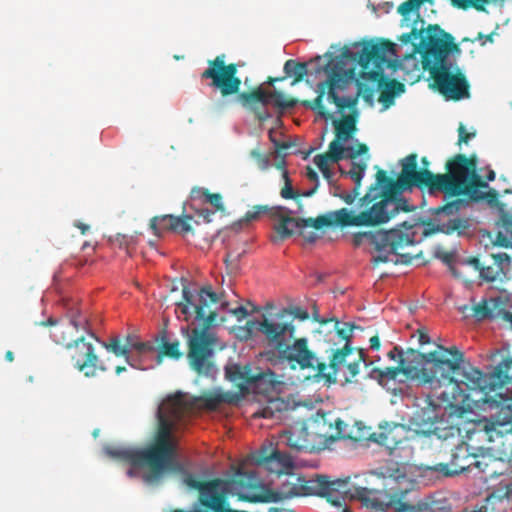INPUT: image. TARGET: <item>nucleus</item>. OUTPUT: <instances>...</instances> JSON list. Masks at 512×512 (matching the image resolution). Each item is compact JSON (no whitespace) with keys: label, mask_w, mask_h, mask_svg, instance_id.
<instances>
[{"label":"nucleus","mask_w":512,"mask_h":512,"mask_svg":"<svg viewBox=\"0 0 512 512\" xmlns=\"http://www.w3.org/2000/svg\"><path fill=\"white\" fill-rule=\"evenodd\" d=\"M451 64L436 67V69L430 73V77L433 80V88L439 91L446 99L461 100L469 97L470 85L465 75L457 70L456 73L450 71Z\"/></svg>","instance_id":"nucleus-16"},{"label":"nucleus","mask_w":512,"mask_h":512,"mask_svg":"<svg viewBox=\"0 0 512 512\" xmlns=\"http://www.w3.org/2000/svg\"><path fill=\"white\" fill-rule=\"evenodd\" d=\"M192 401L193 406L188 410V414L193 411L196 406H203L208 409H216L222 402L225 401L224 395L214 392L203 393L199 398H193L186 394Z\"/></svg>","instance_id":"nucleus-33"},{"label":"nucleus","mask_w":512,"mask_h":512,"mask_svg":"<svg viewBox=\"0 0 512 512\" xmlns=\"http://www.w3.org/2000/svg\"><path fill=\"white\" fill-rule=\"evenodd\" d=\"M476 399L472 402L479 409H497L490 418L478 421L477 428L483 431L487 440L512 433V358L500 362L494 372L481 371Z\"/></svg>","instance_id":"nucleus-6"},{"label":"nucleus","mask_w":512,"mask_h":512,"mask_svg":"<svg viewBox=\"0 0 512 512\" xmlns=\"http://www.w3.org/2000/svg\"><path fill=\"white\" fill-rule=\"evenodd\" d=\"M293 314L296 318H299L301 320H306L309 317V314L306 310H303L301 308H296L293 311Z\"/></svg>","instance_id":"nucleus-64"},{"label":"nucleus","mask_w":512,"mask_h":512,"mask_svg":"<svg viewBox=\"0 0 512 512\" xmlns=\"http://www.w3.org/2000/svg\"><path fill=\"white\" fill-rule=\"evenodd\" d=\"M420 45L423 48V69L431 72L436 67L448 65V54L457 49L450 34L442 30L438 25H429L424 31Z\"/></svg>","instance_id":"nucleus-13"},{"label":"nucleus","mask_w":512,"mask_h":512,"mask_svg":"<svg viewBox=\"0 0 512 512\" xmlns=\"http://www.w3.org/2000/svg\"><path fill=\"white\" fill-rule=\"evenodd\" d=\"M396 55L395 44L382 39L379 42H366L360 52L355 53L345 48L341 57L357 61L361 66V76L364 79L377 83L380 91L379 102L385 107L394 103L397 95L405 91V85L396 79H387L385 68L393 66L392 57Z\"/></svg>","instance_id":"nucleus-8"},{"label":"nucleus","mask_w":512,"mask_h":512,"mask_svg":"<svg viewBox=\"0 0 512 512\" xmlns=\"http://www.w3.org/2000/svg\"><path fill=\"white\" fill-rule=\"evenodd\" d=\"M276 167L282 171V178L284 180V186L280 191V195L282 198L298 200L300 197H311L318 190L317 185H314L311 189L306 190L302 193L295 191L292 187V182L289 178L288 171L284 168V162L278 163Z\"/></svg>","instance_id":"nucleus-31"},{"label":"nucleus","mask_w":512,"mask_h":512,"mask_svg":"<svg viewBox=\"0 0 512 512\" xmlns=\"http://www.w3.org/2000/svg\"><path fill=\"white\" fill-rule=\"evenodd\" d=\"M387 356L391 360H397L398 359V361H399L401 359V357H403V349L398 347V346H395V347H393L392 350H390L387 353Z\"/></svg>","instance_id":"nucleus-60"},{"label":"nucleus","mask_w":512,"mask_h":512,"mask_svg":"<svg viewBox=\"0 0 512 512\" xmlns=\"http://www.w3.org/2000/svg\"><path fill=\"white\" fill-rule=\"evenodd\" d=\"M305 176L309 181L313 182L314 185H317V187H319V176L314 169H312L311 167H307Z\"/></svg>","instance_id":"nucleus-59"},{"label":"nucleus","mask_w":512,"mask_h":512,"mask_svg":"<svg viewBox=\"0 0 512 512\" xmlns=\"http://www.w3.org/2000/svg\"><path fill=\"white\" fill-rule=\"evenodd\" d=\"M403 368H410L411 374H406L407 378H418L422 373L425 377L426 369L423 367L428 364V358L426 353H421L415 349L408 348L405 352L403 351V357L398 361Z\"/></svg>","instance_id":"nucleus-27"},{"label":"nucleus","mask_w":512,"mask_h":512,"mask_svg":"<svg viewBox=\"0 0 512 512\" xmlns=\"http://www.w3.org/2000/svg\"><path fill=\"white\" fill-rule=\"evenodd\" d=\"M164 220L170 221V229L172 232L181 235H187L189 233L194 234L192 221L197 225L200 223L199 220H194L193 217L188 215L164 218Z\"/></svg>","instance_id":"nucleus-34"},{"label":"nucleus","mask_w":512,"mask_h":512,"mask_svg":"<svg viewBox=\"0 0 512 512\" xmlns=\"http://www.w3.org/2000/svg\"><path fill=\"white\" fill-rule=\"evenodd\" d=\"M269 139L274 144L275 149H276L277 152H281V151L287 150L291 146L290 143H288V142H279V141H277L274 138V136H273V130H269Z\"/></svg>","instance_id":"nucleus-55"},{"label":"nucleus","mask_w":512,"mask_h":512,"mask_svg":"<svg viewBox=\"0 0 512 512\" xmlns=\"http://www.w3.org/2000/svg\"><path fill=\"white\" fill-rule=\"evenodd\" d=\"M508 299L506 297L497 296L489 299V308L491 319H499L507 308Z\"/></svg>","instance_id":"nucleus-44"},{"label":"nucleus","mask_w":512,"mask_h":512,"mask_svg":"<svg viewBox=\"0 0 512 512\" xmlns=\"http://www.w3.org/2000/svg\"><path fill=\"white\" fill-rule=\"evenodd\" d=\"M191 197L193 199H203L204 202H207L215 207L216 210L223 211L224 206L222 203V196L219 193H210L205 188L195 187L191 191Z\"/></svg>","instance_id":"nucleus-39"},{"label":"nucleus","mask_w":512,"mask_h":512,"mask_svg":"<svg viewBox=\"0 0 512 512\" xmlns=\"http://www.w3.org/2000/svg\"><path fill=\"white\" fill-rule=\"evenodd\" d=\"M319 485L323 495H326L328 500L331 501L335 505H340L338 500L332 499V493L335 491H339L340 489H344L347 487L346 481H330L326 476L319 477Z\"/></svg>","instance_id":"nucleus-40"},{"label":"nucleus","mask_w":512,"mask_h":512,"mask_svg":"<svg viewBox=\"0 0 512 512\" xmlns=\"http://www.w3.org/2000/svg\"><path fill=\"white\" fill-rule=\"evenodd\" d=\"M463 205H464L463 200L457 199V200L448 202L447 204H445L443 206L437 207L435 209V211H434V214L437 215V216H440V215H447V216L454 215V214H456L460 210L461 206H463Z\"/></svg>","instance_id":"nucleus-47"},{"label":"nucleus","mask_w":512,"mask_h":512,"mask_svg":"<svg viewBox=\"0 0 512 512\" xmlns=\"http://www.w3.org/2000/svg\"><path fill=\"white\" fill-rule=\"evenodd\" d=\"M320 323H333L332 330L325 334L329 337L327 342L330 344L326 349V353H329V363L320 360L315 354L311 370L315 372L316 377L328 383H336L338 373L344 368L345 380L351 382L359 374L361 364L368 366L365 350L351 346L352 332L356 326L344 323L340 327V322L336 319L321 320Z\"/></svg>","instance_id":"nucleus-7"},{"label":"nucleus","mask_w":512,"mask_h":512,"mask_svg":"<svg viewBox=\"0 0 512 512\" xmlns=\"http://www.w3.org/2000/svg\"><path fill=\"white\" fill-rule=\"evenodd\" d=\"M496 225L498 232L494 244L499 247L512 248V216L508 213L502 214Z\"/></svg>","instance_id":"nucleus-30"},{"label":"nucleus","mask_w":512,"mask_h":512,"mask_svg":"<svg viewBox=\"0 0 512 512\" xmlns=\"http://www.w3.org/2000/svg\"><path fill=\"white\" fill-rule=\"evenodd\" d=\"M277 207H268L267 205H255L250 210L246 212L241 222H252L257 220L262 214H269L270 217L276 218L279 220V216H274V210L277 209Z\"/></svg>","instance_id":"nucleus-43"},{"label":"nucleus","mask_w":512,"mask_h":512,"mask_svg":"<svg viewBox=\"0 0 512 512\" xmlns=\"http://www.w3.org/2000/svg\"><path fill=\"white\" fill-rule=\"evenodd\" d=\"M343 492L349 494L350 499L358 500L363 506L378 511L395 506L394 512H396L399 503H403L397 499L396 495L390 494L385 489L354 486Z\"/></svg>","instance_id":"nucleus-19"},{"label":"nucleus","mask_w":512,"mask_h":512,"mask_svg":"<svg viewBox=\"0 0 512 512\" xmlns=\"http://www.w3.org/2000/svg\"><path fill=\"white\" fill-rule=\"evenodd\" d=\"M214 214L213 211L207 209V208H204V209H201L198 211L197 215H198V218L199 219H202L203 222L205 223H209L211 222V216Z\"/></svg>","instance_id":"nucleus-61"},{"label":"nucleus","mask_w":512,"mask_h":512,"mask_svg":"<svg viewBox=\"0 0 512 512\" xmlns=\"http://www.w3.org/2000/svg\"><path fill=\"white\" fill-rule=\"evenodd\" d=\"M218 303L227 305L221 302V295L214 292L211 286H204L194 294L185 285L182 301L177 303L183 319L199 326L191 330L187 353L190 367L198 374L209 375L213 370L212 358L217 338L209 329L216 324Z\"/></svg>","instance_id":"nucleus-3"},{"label":"nucleus","mask_w":512,"mask_h":512,"mask_svg":"<svg viewBox=\"0 0 512 512\" xmlns=\"http://www.w3.org/2000/svg\"><path fill=\"white\" fill-rule=\"evenodd\" d=\"M465 263L479 271V277L486 282L503 281L510 270L511 259L506 253L489 254L483 257H469Z\"/></svg>","instance_id":"nucleus-18"},{"label":"nucleus","mask_w":512,"mask_h":512,"mask_svg":"<svg viewBox=\"0 0 512 512\" xmlns=\"http://www.w3.org/2000/svg\"><path fill=\"white\" fill-rule=\"evenodd\" d=\"M357 118L358 111H354L349 115H343L341 119H331L335 130V139L330 142L328 149L345 155L344 143L349 141L357 131Z\"/></svg>","instance_id":"nucleus-20"},{"label":"nucleus","mask_w":512,"mask_h":512,"mask_svg":"<svg viewBox=\"0 0 512 512\" xmlns=\"http://www.w3.org/2000/svg\"><path fill=\"white\" fill-rule=\"evenodd\" d=\"M287 404L280 398L270 399L266 406L256 411L253 416L259 418L275 419L279 418L277 414L286 410Z\"/></svg>","instance_id":"nucleus-36"},{"label":"nucleus","mask_w":512,"mask_h":512,"mask_svg":"<svg viewBox=\"0 0 512 512\" xmlns=\"http://www.w3.org/2000/svg\"><path fill=\"white\" fill-rule=\"evenodd\" d=\"M458 143H468V141L475 136V133H468L463 124L458 128Z\"/></svg>","instance_id":"nucleus-54"},{"label":"nucleus","mask_w":512,"mask_h":512,"mask_svg":"<svg viewBox=\"0 0 512 512\" xmlns=\"http://www.w3.org/2000/svg\"><path fill=\"white\" fill-rule=\"evenodd\" d=\"M132 237L127 235H121L117 234L115 236L114 242L119 245V247H128V245L131 243Z\"/></svg>","instance_id":"nucleus-57"},{"label":"nucleus","mask_w":512,"mask_h":512,"mask_svg":"<svg viewBox=\"0 0 512 512\" xmlns=\"http://www.w3.org/2000/svg\"><path fill=\"white\" fill-rule=\"evenodd\" d=\"M41 324L54 325L55 327L51 332V337L56 343L62 344L65 347L74 340L73 338L79 329H87V320L82 318L79 313L71 315L67 323L57 324L54 319L50 318L47 322H42Z\"/></svg>","instance_id":"nucleus-22"},{"label":"nucleus","mask_w":512,"mask_h":512,"mask_svg":"<svg viewBox=\"0 0 512 512\" xmlns=\"http://www.w3.org/2000/svg\"><path fill=\"white\" fill-rule=\"evenodd\" d=\"M336 81L331 77L328 81L320 82L317 84L318 96L314 100L300 101L301 105L316 111L323 119H333V114L327 111L323 105V96L327 92L328 100L338 107L340 96L335 90Z\"/></svg>","instance_id":"nucleus-21"},{"label":"nucleus","mask_w":512,"mask_h":512,"mask_svg":"<svg viewBox=\"0 0 512 512\" xmlns=\"http://www.w3.org/2000/svg\"><path fill=\"white\" fill-rule=\"evenodd\" d=\"M70 352L71 361L74 367L84 373L86 377H95L96 371H107V367L100 363L95 352L94 345L87 341L83 335L76 337L72 342L66 345Z\"/></svg>","instance_id":"nucleus-17"},{"label":"nucleus","mask_w":512,"mask_h":512,"mask_svg":"<svg viewBox=\"0 0 512 512\" xmlns=\"http://www.w3.org/2000/svg\"><path fill=\"white\" fill-rule=\"evenodd\" d=\"M426 356L431 374L425 375V382H432L434 378L445 382L440 390H435L434 397L450 408H460L476 399L481 370L466 362L463 352L456 346L438 345L437 350Z\"/></svg>","instance_id":"nucleus-4"},{"label":"nucleus","mask_w":512,"mask_h":512,"mask_svg":"<svg viewBox=\"0 0 512 512\" xmlns=\"http://www.w3.org/2000/svg\"><path fill=\"white\" fill-rule=\"evenodd\" d=\"M310 437L315 440L317 449L325 447L336 440L346 438V424L335 413L328 411H317L311 418L306 420Z\"/></svg>","instance_id":"nucleus-14"},{"label":"nucleus","mask_w":512,"mask_h":512,"mask_svg":"<svg viewBox=\"0 0 512 512\" xmlns=\"http://www.w3.org/2000/svg\"><path fill=\"white\" fill-rule=\"evenodd\" d=\"M362 92L361 88L356 96H340V101L338 102V112L343 113L345 109H349L352 112L357 111L356 106L358 103V96Z\"/></svg>","instance_id":"nucleus-48"},{"label":"nucleus","mask_w":512,"mask_h":512,"mask_svg":"<svg viewBox=\"0 0 512 512\" xmlns=\"http://www.w3.org/2000/svg\"><path fill=\"white\" fill-rule=\"evenodd\" d=\"M250 156L256 161L260 170L265 171L270 167V157L261 153L259 149L256 148L251 150Z\"/></svg>","instance_id":"nucleus-50"},{"label":"nucleus","mask_w":512,"mask_h":512,"mask_svg":"<svg viewBox=\"0 0 512 512\" xmlns=\"http://www.w3.org/2000/svg\"><path fill=\"white\" fill-rule=\"evenodd\" d=\"M365 241L369 242L380 253L378 256L373 257L372 263L378 266L380 263L393 262L397 264L398 259L390 258V255H399V250L414 244L413 235L403 232L400 229H391L388 231H368L358 232L353 235V244L360 246ZM401 257L406 258L402 263H409L411 257L405 254H400Z\"/></svg>","instance_id":"nucleus-11"},{"label":"nucleus","mask_w":512,"mask_h":512,"mask_svg":"<svg viewBox=\"0 0 512 512\" xmlns=\"http://www.w3.org/2000/svg\"><path fill=\"white\" fill-rule=\"evenodd\" d=\"M470 460H471V462H469V464H468V469H470L471 467H475L483 473L487 472V468H488L487 460L488 459L485 456L478 459V457L476 455H472Z\"/></svg>","instance_id":"nucleus-51"},{"label":"nucleus","mask_w":512,"mask_h":512,"mask_svg":"<svg viewBox=\"0 0 512 512\" xmlns=\"http://www.w3.org/2000/svg\"><path fill=\"white\" fill-rule=\"evenodd\" d=\"M281 437L292 450L312 452L317 449L315 440L310 437L306 421L300 426L284 431Z\"/></svg>","instance_id":"nucleus-23"},{"label":"nucleus","mask_w":512,"mask_h":512,"mask_svg":"<svg viewBox=\"0 0 512 512\" xmlns=\"http://www.w3.org/2000/svg\"><path fill=\"white\" fill-rule=\"evenodd\" d=\"M257 463L278 475L288 473L293 468L291 456L278 450L273 451L269 456H260Z\"/></svg>","instance_id":"nucleus-26"},{"label":"nucleus","mask_w":512,"mask_h":512,"mask_svg":"<svg viewBox=\"0 0 512 512\" xmlns=\"http://www.w3.org/2000/svg\"><path fill=\"white\" fill-rule=\"evenodd\" d=\"M160 341V346L157 354V362L161 363L164 357H168L174 360H179L183 353L180 351V342L175 340L173 342H169L167 340L166 331L163 330L158 337Z\"/></svg>","instance_id":"nucleus-32"},{"label":"nucleus","mask_w":512,"mask_h":512,"mask_svg":"<svg viewBox=\"0 0 512 512\" xmlns=\"http://www.w3.org/2000/svg\"><path fill=\"white\" fill-rule=\"evenodd\" d=\"M447 173L435 174L434 192L441 191L450 196H469L471 199L482 198L477 196L479 188H486L488 184L477 174V157L457 154L446 163Z\"/></svg>","instance_id":"nucleus-10"},{"label":"nucleus","mask_w":512,"mask_h":512,"mask_svg":"<svg viewBox=\"0 0 512 512\" xmlns=\"http://www.w3.org/2000/svg\"><path fill=\"white\" fill-rule=\"evenodd\" d=\"M283 69L286 76H293L292 85L302 81L308 73L307 64L305 62H298L293 59L287 60Z\"/></svg>","instance_id":"nucleus-38"},{"label":"nucleus","mask_w":512,"mask_h":512,"mask_svg":"<svg viewBox=\"0 0 512 512\" xmlns=\"http://www.w3.org/2000/svg\"><path fill=\"white\" fill-rule=\"evenodd\" d=\"M174 217L171 214H166L162 216H155L150 220V229L153 231L154 235L161 236L165 231H171L170 229V221L164 220V218Z\"/></svg>","instance_id":"nucleus-45"},{"label":"nucleus","mask_w":512,"mask_h":512,"mask_svg":"<svg viewBox=\"0 0 512 512\" xmlns=\"http://www.w3.org/2000/svg\"><path fill=\"white\" fill-rule=\"evenodd\" d=\"M342 159H345V155L328 149L326 153L316 155L313 159V162L321 171L327 182L332 184L333 172L330 168V165L333 163H338Z\"/></svg>","instance_id":"nucleus-29"},{"label":"nucleus","mask_w":512,"mask_h":512,"mask_svg":"<svg viewBox=\"0 0 512 512\" xmlns=\"http://www.w3.org/2000/svg\"><path fill=\"white\" fill-rule=\"evenodd\" d=\"M366 169L365 163H352V167L347 173L351 177V179L357 184V186H361V180L364 176V171Z\"/></svg>","instance_id":"nucleus-49"},{"label":"nucleus","mask_w":512,"mask_h":512,"mask_svg":"<svg viewBox=\"0 0 512 512\" xmlns=\"http://www.w3.org/2000/svg\"><path fill=\"white\" fill-rule=\"evenodd\" d=\"M237 72L238 65L226 64V55L220 54L213 60H208V67L201 73V79H210L209 85L219 90L222 97L237 95V102L252 112L259 121L271 117L268 111V105L271 103L280 109L293 108L299 103L297 99L285 97L280 91H267L262 86L240 92L241 79Z\"/></svg>","instance_id":"nucleus-5"},{"label":"nucleus","mask_w":512,"mask_h":512,"mask_svg":"<svg viewBox=\"0 0 512 512\" xmlns=\"http://www.w3.org/2000/svg\"><path fill=\"white\" fill-rule=\"evenodd\" d=\"M341 209L335 211L333 214L321 215L317 218L301 219L287 215L290 212L285 207H278L274 210V216H279V221L274 225V230L281 240L291 237L295 232H298L300 236L308 243H314L318 239V234L315 230L322 229L324 227H330L333 224H338L345 227L337 220V213Z\"/></svg>","instance_id":"nucleus-12"},{"label":"nucleus","mask_w":512,"mask_h":512,"mask_svg":"<svg viewBox=\"0 0 512 512\" xmlns=\"http://www.w3.org/2000/svg\"><path fill=\"white\" fill-rule=\"evenodd\" d=\"M193 406L186 393L178 392L169 396L158 410V428L145 448L134 449L129 447H106V454L133 467H147L148 473L143 476L147 483L159 481L169 471L180 468L177 461V441L173 432L188 415Z\"/></svg>","instance_id":"nucleus-2"},{"label":"nucleus","mask_w":512,"mask_h":512,"mask_svg":"<svg viewBox=\"0 0 512 512\" xmlns=\"http://www.w3.org/2000/svg\"><path fill=\"white\" fill-rule=\"evenodd\" d=\"M451 4L459 9L467 10L474 8L477 11H486V5L490 3L503 4L505 0H450Z\"/></svg>","instance_id":"nucleus-42"},{"label":"nucleus","mask_w":512,"mask_h":512,"mask_svg":"<svg viewBox=\"0 0 512 512\" xmlns=\"http://www.w3.org/2000/svg\"><path fill=\"white\" fill-rule=\"evenodd\" d=\"M404 433V425L386 424L380 427L379 432L373 433L371 438L392 452L405 439Z\"/></svg>","instance_id":"nucleus-24"},{"label":"nucleus","mask_w":512,"mask_h":512,"mask_svg":"<svg viewBox=\"0 0 512 512\" xmlns=\"http://www.w3.org/2000/svg\"><path fill=\"white\" fill-rule=\"evenodd\" d=\"M245 337H250L255 331L265 335L269 344L273 346L281 356L287 360L292 368L298 366L300 369H311L315 361V352L308 347L306 338L295 339L292 344L290 340L294 337L295 326L293 319L284 310L277 314L275 319L265 318L262 321L249 320L245 327Z\"/></svg>","instance_id":"nucleus-9"},{"label":"nucleus","mask_w":512,"mask_h":512,"mask_svg":"<svg viewBox=\"0 0 512 512\" xmlns=\"http://www.w3.org/2000/svg\"><path fill=\"white\" fill-rule=\"evenodd\" d=\"M468 222L459 217L449 218L446 221L438 220L436 230L445 234H453L457 232L462 234L468 228Z\"/></svg>","instance_id":"nucleus-37"},{"label":"nucleus","mask_w":512,"mask_h":512,"mask_svg":"<svg viewBox=\"0 0 512 512\" xmlns=\"http://www.w3.org/2000/svg\"><path fill=\"white\" fill-rule=\"evenodd\" d=\"M473 316L477 321H483L485 319H491V313L489 308V299H483L479 303L472 306Z\"/></svg>","instance_id":"nucleus-46"},{"label":"nucleus","mask_w":512,"mask_h":512,"mask_svg":"<svg viewBox=\"0 0 512 512\" xmlns=\"http://www.w3.org/2000/svg\"><path fill=\"white\" fill-rule=\"evenodd\" d=\"M401 166V172L396 180L389 177L386 171L378 170L375 183L360 198L362 210L357 213L341 208L337 213L338 222L344 226H379L389 222L400 212L414 209L402 196L404 191L417 187L434 192L435 174L427 168L418 169L417 154L412 153L403 158Z\"/></svg>","instance_id":"nucleus-1"},{"label":"nucleus","mask_w":512,"mask_h":512,"mask_svg":"<svg viewBox=\"0 0 512 512\" xmlns=\"http://www.w3.org/2000/svg\"><path fill=\"white\" fill-rule=\"evenodd\" d=\"M471 454L468 453L467 447L464 445H458L455 447V449L452 451L451 454V464L455 467L454 471L449 470L448 464L446 463H440L437 464L433 470L440 472L446 476L453 475L457 473L458 471H464L468 469V464L461 463L460 460L463 458V460H470Z\"/></svg>","instance_id":"nucleus-28"},{"label":"nucleus","mask_w":512,"mask_h":512,"mask_svg":"<svg viewBox=\"0 0 512 512\" xmlns=\"http://www.w3.org/2000/svg\"><path fill=\"white\" fill-rule=\"evenodd\" d=\"M396 512H449L436 502L419 501L416 504L399 503Z\"/></svg>","instance_id":"nucleus-35"},{"label":"nucleus","mask_w":512,"mask_h":512,"mask_svg":"<svg viewBox=\"0 0 512 512\" xmlns=\"http://www.w3.org/2000/svg\"><path fill=\"white\" fill-rule=\"evenodd\" d=\"M412 370L410 368H403L398 362V366L396 367H386L384 369L374 368L372 370V376L378 378L380 381L383 380H395L399 374H411Z\"/></svg>","instance_id":"nucleus-41"},{"label":"nucleus","mask_w":512,"mask_h":512,"mask_svg":"<svg viewBox=\"0 0 512 512\" xmlns=\"http://www.w3.org/2000/svg\"><path fill=\"white\" fill-rule=\"evenodd\" d=\"M101 344L108 352L117 357H123L125 362L135 369H144L143 359L154 352V346L150 342L141 341L132 334L126 335L124 339L113 336Z\"/></svg>","instance_id":"nucleus-15"},{"label":"nucleus","mask_w":512,"mask_h":512,"mask_svg":"<svg viewBox=\"0 0 512 512\" xmlns=\"http://www.w3.org/2000/svg\"><path fill=\"white\" fill-rule=\"evenodd\" d=\"M476 195L477 196H482L481 199L486 198L489 202H493V201L497 200V198H498V192L496 190H494V189H491L485 195L484 194H479V191L477 190ZM479 199L480 198H477L476 200H479Z\"/></svg>","instance_id":"nucleus-62"},{"label":"nucleus","mask_w":512,"mask_h":512,"mask_svg":"<svg viewBox=\"0 0 512 512\" xmlns=\"http://www.w3.org/2000/svg\"><path fill=\"white\" fill-rule=\"evenodd\" d=\"M345 159L350 158L354 159L359 155L365 154L368 151V147L366 144L360 143L357 146V149H354L353 147H345Z\"/></svg>","instance_id":"nucleus-52"},{"label":"nucleus","mask_w":512,"mask_h":512,"mask_svg":"<svg viewBox=\"0 0 512 512\" xmlns=\"http://www.w3.org/2000/svg\"><path fill=\"white\" fill-rule=\"evenodd\" d=\"M417 333H418V341L421 345L430 343V337L424 330L418 329Z\"/></svg>","instance_id":"nucleus-63"},{"label":"nucleus","mask_w":512,"mask_h":512,"mask_svg":"<svg viewBox=\"0 0 512 512\" xmlns=\"http://www.w3.org/2000/svg\"><path fill=\"white\" fill-rule=\"evenodd\" d=\"M230 312L237 318L238 321L243 320L248 315V311L244 306H238L234 309H231Z\"/></svg>","instance_id":"nucleus-56"},{"label":"nucleus","mask_w":512,"mask_h":512,"mask_svg":"<svg viewBox=\"0 0 512 512\" xmlns=\"http://www.w3.org/2000/svg\"><path fill=\"white\" fill-rule=\"evenodd\" d=\"M225 375L229 381L238 387L257 383L267 376V374L262 373L254 375L249 365L241 366L239 364L226 366ZM268 376L270 377L271 374H268Z\"/></svg>","instance_id":"nucleus-25"},{"label":"nucleus","mask_w":512,"mask_h":512,"mask_svg":"<svg viewBox=\"0 0 512 512\" xmlns=\"http://www.w3.org/2000/svg\"><path fill=\"white\" fill-rule=\"evenodd\" d=\"M424 31L425 30L418 31L416 28H413L411 32L403 34L400 37V40L406 44V43H409L410 41L417 39V38L422 39V35L424 34Z\"/></svg>","instance_id":"nucleus-53"},{"label":"nucleus","mask_w":512,"mask_h":512,"mask_svg":"<svg viewBox=\"0 0 512 512\" xmlns=\"http://www.w3.org/2000/svg\"><path fill=\"white\" fill-rule=\"evenodd\" d=\"M495 34H496L495 32H492L490 34L485 35L480 32L476 36L475 41H480L481 46H484L487 42L493 43L494 42L493 37Z\"/></svg>","instance_id":"nucleus-58"}]
</instances>
